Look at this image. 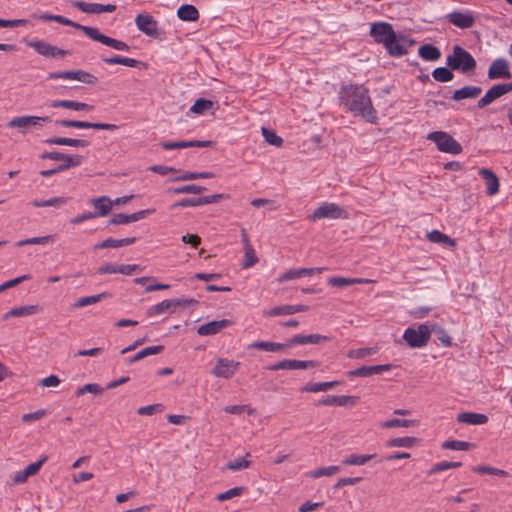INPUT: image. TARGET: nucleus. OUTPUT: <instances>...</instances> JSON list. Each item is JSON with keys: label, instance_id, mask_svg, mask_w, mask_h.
I'll return each instance as SVG.
<instances>
[{"label": "nucleus", "instance_id": "obj_62", "mask_svg": "<svg viewBox=\"0 0 512 512\" xmlns=\"http://www.w3.org/2000/svg\"><path fill=\"white\" fill-rule=\"evenodd\" d=\"M163 409H164V407L160 403L151 404V405L140 407L137 410V414L141 415V416H151L157 412H162Z\"/></svg>", "mask_w": 512, "mask_h": 512}, {"label": "nucleus", "instance_id": "obj_7", "mask_svg": "<svg viewBox=\"0 0 512 512\" xmlns=\"http://www.w3.org/2000/svg\"><path fill=\"white\" fill-rule=\"evenodd\" d=\"M47 79L77 80L89 85H94L98 81V78L96 76L84 70L50 72L47 76Z\"/></svg>", "mask_w": 512, "mask_h": 512}, {"label": "nucleus", "instance_id": "obj_27", "mask_svg": "<svg viewBox=\"0 0 512 512\" xmlns=\"http://www.w3.org/2000/svg\"><path fill=\"white\" fill-rule=\"evenodd\" d=\"M53 108H66L75 111H92L93 106L87 103L78 102L74 100H53L49 103Z\"/></svg>", "mask_w": 512, "mask_h": 512}, {"label": "nucleus", "instance_id": "obj_53", "mask_svg": "<svg viewBox=\"0 0 512 512\" xmlns=\"http://www.w3.org/2000/svg\"><path fill=\"white\" fill-rule=\"evenodd\" d=\"M106 295L107 294L104 292V293L97 294V295L81 297L77 301H75V303L73 304V307L74 308H82V307H85L88 305L96 304L99 301H101L104 297H106Z\"/></svg>", "mask_w": 512, "mask_h": 512}, {"label": "nucleus", "instance_id": "obj_55", "mask_svg": "<svg viewBox=\"0 0 512 512\" xmlns=\"http://www.w3.org/2000/svg\"><path fill=\"white\" fill-rule=\"evenodd\" d=\"M427 237H428L429 241H431L433 243H443V244H449L452 246L455 245V241L453 239H451L448 235H446L438 230H433V231L429 232L427 234Z\"/></svg>", "mask_w": 512, "mask_h": 512}, {"label": "nucleus", "instance_id": "obj_22", "mask_svg": "<svg viewBox=\"0 0 512 512\" xmlns=\"http://www.w3.org/2000/svg\"><path fill=\"white\" fill-rule=\"evenodd\" d=\"M232 322L228 319L214 320L198 327L197 333L200 336H211L219 333L222 329L230 326Z\"/></svg>", "mask_w": 512, "mask_h": 512}, {"label": "nucleus", "instance_id": "obj_19", "mask_svg": "<svg viewBox=\"0 0 512 512\" xmlns=\"http://www.w3.org/2000/svg\"><path fill=\"white\" fill-rule=\"evenodd\" d=\"M153 210L146 209V210H140L132 214H123L118 213L114 214L108 221V225H122V224H128L131 222L139 221L143 218H145L147 215L151 214Z\"/></svg>", "mask_w": 512, "mask_h": 512}, {"label": "nucleus", "instance_id": "obj_60", "mask_svg": "<svg viewBox=\"0 0 512 512\" xmlns=\"http://www.w3.org/2000/svg\"><path fill=\"white\" fill-rule=\"evenodd\" d=\"M292 314H293L292 305L276 306V307L264 312V315L268 316V317H275V316H279V315H292Z\"/></svg>", "mask_w": 512, "mask_h": 512}, {"label": "nucleus", "instance_id": "obj_23", "mask_svg": "<svg viewBox=\"0 0 512 512\" xmlns=\"http://www.w3.org/2000/svg\"><path fill=\"white\" fill-rule=\"evenodd\" d=\"M326 270L324 267H317V268H300V269H290L283 273L278 281L284 282L292 279H297L301 277L306 276H312L315 273H321L322 271Z\"/></svg>", "mask_w": 512, "mask_h": 512}, {"label": "nucleus", "instance_id": "obj_54", "mask_svg": "<svg viewBox=\"0 0 512 512\" xmlns=\"http://www.w3.org/2000/svg\"><path fill=\"white\" fill-rule=\"evenodd\" d=\"M104 389L97 383H88L85 384L75 391V396L80 397L86 393H92L94 395H101Z\"/></svg>", "mask_w": 512, "mask_h": 512}, {"label": "nucleus", "instance_id": "obj_5", "mask_svg": "<svg viewBox=\"0 0 512 512\" xmlns=\"http://www.w3.org/2000/svg\"><path fill=\"white\" fill-rule=\"evenodd\" d=\"M39 158L60 161L61 164L57 167L63 171L81 165L84 159L83 156L78 154H65L59 151H45L39 155Z\"/></svg>", "mask_w": 512, "mask_h": 512}, {"label": "nucleus", "instance_id": "obj_15", "mask_svg": "<svg viewBox=\"0 0 512 512\" xmlns=\"http://www.w3.org/2000/svg\"><path fill=\"white\" fill-rule=\"evenodd\" d=\"M446 20L460 29H469L475 24L472 12L453 11L445 16Z\"/></svg>", "mask_w": 512, "mask_h": 512}, {"label": "nucleus", "instance_id": "obj_51", "mask_svg": "<svg viewBox=\"0 0 512 512\" xmlns=\"http://www.w3.org/2000/svg\"><path fill=\"white\" fill-rule=\"evenodd\" d=\"M318 366L317 361L313 360H297V359H287V370H296V369H308L314 368Z\"/></svg>", "mask_w": 512, "mask_h": 512}, {"label": "nucleus", "instance_id": "obj_52", "mask_svg": "<svg viewBox=\"0 0 512 512\" xmlns=\"http://www.w3.org/2000/svg\"><path fill=\"white\" fill-rule=\"evenodd\" d=\"M214 103L211 100L205 98L197 99L194 104L190 107V113L203 114L205 111L211 109Z\"/></svg>", "mask_w": 512, "mask_h": 512}, {"label": "nucleus", "instance_id": "obj_64", "mask_svg": "<svg viewBox=\"0 0 512 512\" xmlns=\"http://www.w3.org/2000/svg\"><path fill=\"white\" fill-rule=\"evenodd\" d=\"M244 257L245 261L243 263V268H249L254 266L258 262V258L256 256L255 250L253 247H249L244 249Z\"/></svg>", "mask_w": 512, "mask_h": 512}, {"label": "nucleus", "instance_id": "obj_38", "mask_svg": "<svg viewBox=\"0 0 512 512\" xmlns=\"http://www.w3.org/2000/svg\"><path fill=\"white\" fill-rule=\"evenodd\" d=\"M371 280L363 279V278H345V277H330L328 279V284L332 287L343 288L346 286H350L353 284H363L369 283Z\"/></svg>", "mask_w": 512, "mask_h": 512}, {"label": "nucleus", "instance_id": "obj_11", "mask_svg": "<svg viewBox=\"0 0 512 512\" xmlns=\"http://www.w3.org/2000/svg\"><path fill=\"white\" fill-rule=\"evenodd\" d=\"M395 34L396 32L392 24L388 22L373 23L370 28V35L373 37L374 41L383 45L390 39H393Z\"/></svg>", "mask_w": 512, "mask_h": 512}, {"label": "nucleus", "instance_id": "obj_58", "mask_svg": "<svg viewBox=\"0 0 512 512\" xmlns=\"http://www.w3.org/2000/svg\"><path fill=\"white\" fill-rule=\"evenodd\" d=\"M262 135L270 145L280 147L283 144V139L272 130L262 128Z\"/></svg>", "mask_w": 512, "mask_h": 512}, {"label": "nucleus", "instance_id": "obj_33", "mask_svg": "<svg viewBox=\"0 0 512 512\" xmlns=\"http://www.w3.org/2000/svg\"><path fill=\"white\" fill-rule=\"evenodd\" d=\"M482 92V88L479 86H464L453 92L452 99L460 101L467 98H476Z\"/></svg>", "mask_w": 512, "mask_h": 512}, {"label": "nucleus", "instance_id": "obj_59", "mask_svg": "<svg viewBox=\"0 0 512 512\" xmlns=\"http://www.w3.org/2000/svg\"><path fill=\"white\" fill-rule=\"evenodd\" d=\"M340 471V466L319 467L311 473L312 478H320L323 476H332Z\"/></svg>", "mask_w": 512, "mask_h": 512}, {"label": "nucleus", "instance_id": "obj_56", "mask_svg": "<svg viewBox=\"0 0 512 512\" xmlns=\"http://www.w3.org/2000/svg\"><path fill=\"white\" fill-rule=\"evenodd\" d=\"M203 205V197H191V198H183L171 205V209L179 208V207H197Z\"/></svg>", "mask_w": 512, "mask_h": 512}, {"label": "nucleus", "instance_id": "obj_12", "mask_svg": "<svg viewBox=\"0 0 512 512\" xmlns=\"http://www.w3.org/2000/svg\"><path fill=\"white\" fill-rule=\"evenodd\" d=\"M512 91V83H503L496 84L492 86L486 94L477 102V107L482 109L489 104H491L494 100L500 98L508 92Z\"/></svg>", "mask_w": 512, "mask_h": 512}, {"label": "nucleus", "instance_id": "obj_18", "mask_svg": "<svg viewBox=\"0 0 512 512\" xmlns=\"http://www.w3.org/2000/svg\"><path fill=\"white\" fill-rule=\"evenodd\" d=\"M358 401L357 396L349 395H327L315 404L316 406H354Z\"/></svg>", "mask_w": 512, "mask_h": 512}, {"label": "nucleus", "instance_id": "obj_37", "mask_svg": "<svg viewBox=\"0 0 512 512\" xmlns=\"http://www.w3.org/2000/svg\"><path fill=\"white\" fill-rule=\"evenodd\" d=\"M33 123H35L33 116H18L12 118L7 123V127L18 128L22 134H26Z\"/></svg>", "mask_w": 512, "mask_h": 512}, {"label": "nucleus", "instance_id": "obj_16", "mask_svg": "<svg viewBox=\"0 0 512 512\" xmlns=\"http://www.w3.org/2000/svg\"><path fill=\"white\" fill-rule=\"evenodd\" d=\"M511 77L509 63L506 59L497 58L491 63L488 69L489 79H510Z\"/></svg>", "mask_w": 512, "mask_h": 512}, {"label": "nucleus", "instance_id": "obj_39", "mask_svg": "<svg viewBox=\"0 0 512 512\" xmlns=\"http://www.w3.org/2000/svg\"><path fill=\"white\" fill-rule=\"evenodd\" d=\"M163 350H164L163 345L146 347V348L140 350L139 352H137L133 357L127 359V364L131 365L137 361L144 359L145 357L159 354V353L163 352Z\"/></svg>", "mask_w": 512, "mask_h": 512}, {"label": "nucleus", "instance_id": "obj_61", "mask_svg": "<svg viewBox=\"0 0 512 512\" xmlns=\"http://www.w3.org/2000/svg\"><path fill=\"white\" fill-rule=\"evenodd\" d=\"M66 203V198L64 197H54L48 200H34L32 201V205L34 207H47V206H60Z\"/></svg>", "mask_w": 512, "mask_h": 512}, {"label": "nucleus", "instance_id": "obj_46", "mask_svg": "<svg viewBox=\"0 0 512 512\" xmlns=\"http://www.w3.org/2000/svg\"><path fill=\"white\" fill-rule=\"evenodd\" d=\"M475 444L460 440H446L442 443L443 449L455 451H467L474 448Z\"/></svg>", "mask_w": 512, "mask_h": 512}, {"label": "nucleus", "instance_id": "obj_43", "mask_svg": "<svg viewBox=\"0 0 512 512\" xmlns=\"http://www.w3.org/2000/svg\"><path fill=\"white\" fill-rule=\"evenodd\" d=\"M419 442V439L416 437H397L389 439L386 442L387 447H405L411 448L414 447Z\"/></svg>", "mask_w": 512, "mask_h": 512}, {"label": "nucleus", "instance_id": "obj_24", "mask_svg": "<svg viewBox=\"0 0 512 512\" xmlns=\"http://www.w3.org/2000/svg\"><path fill=\"white\" fill-rule=\"evenodd\" d=\"M89 203L95 208L93 213L96 218L108 215L113 206V201H111L107 196L92 198Z\"/></svg>", "mask_w": 512, "mask_h": 512}, {"label": "nucleus", "instance_id": "obj_1", "mask_svg": "<svg viewBox=\"0 0 512 512\" xmlns=\"http://www.w3.org/2000/svg\"><path fill=\"white\" fill-rule=\"evenodd\" d=\"M340 104L355 116L369 123H376L377 111L373 106L369 89L362 84H347L340 88Z\"/></svg>", "mask_w": 512, "mask_h": 512}, {"label": "nucleus", "instance_id": "obj_8", "mask_svg": "<svg viewBox=\"0 0 512 512\" xmlns=\"http://www.w3.org/2000/svg\"><path fill=\"white\" fill-rule=\"evenodd\" d=\"M414 43V40H410L404 35L395 34L393 39L384 44V47L390 56L401 57L408 53L407 46H412Z\"/></svg>", "mask_w": 512, "mask_h": 512}, {"label": "nucleus", "instance_id": "obj_34", "mask_svg": "<svg viewBox=\"0 0 512 512\" xmlns=\"http://www.w3.org/2000/svg\"><path fill=\"white\" fill-rule=\"evenodd\" d=\"M175 304L173 302V299H167V300H163L162 302L158 303V304H155V305H152L151 307H149L146 311V315L148 317H152V316H155V315H160L162 313H165V312H174L175 311Z\"/></svg>", "mask_w": 512, "mask_h": 512}, {"label": "nucleus", "instance_id": "obj_48", "mask_svg": "<svg viewBox=\"0 0 512 512\" xmlns=\"http://www.w3.org/2000/svg\"><path fill=\"white\" fill-rule=\"evenodd\" d=\"M472 471L475 473L481 474V475L489 474V475H495V476H499V477H508L509 476V473L507 471L498 469V468H495L492 466H488V465L474 466L472 468Z\"/></svg>", "mask_w": 512, "mask_h": 512}, {"label": "nucleus", "instance_id": "obj_2", "mask_svg": "<svg viewBox=\"0 0 512 512\" xmlns=\"http://www.w3.org/2000/svg\"><path fill=\"white\" fill-rule=\"evenodd\" d=\"M446 64L452 70H460L462 73L473 72L477 66L474 57L459 45L453 47V53L447 57Z\"/></svg>", "mask_w": 512, "mask_h": 512}, {"label": "nucleus", "instance_id": "obj_14", "mask_svg": "<svg viewBox=\"0 0 512 512\" xmlns=\"http://www.w3.org/2000/svg\"><path fill=\"white\" fill-rule=\"evenodd\" d=\"M89 31V38L100 42L106 46H109L115 50L118 51H129L130 47L127 43L121 40H117L115 38L108 37L102 33L99 32L97 28H93L88 30Z\"/></svg>", "mask_w": 512, "mask_h": 512}, {"label": "nucleus", "instance_id": "obj_42", "mask_svg": "<svg viewBox=\"0 0 512 512\" xmlns=\"http://www.w3.org/2000/svg\"><path fill=\"white\" fill-rule=\"evenodd\" d=\"M376 458V454H351L342 460V464L347 465H365L368 461Z\"/></svg>", "mask_w": 512, "mask_h": 512}, {"label": "nucleus", "instance_id": "obj_32", "mask_svg": "<svg viewBox=\"0 0 512 512\" xmlns=\"http://www.w3.org/2000/svg\"><path fill=\"white\" fill-rule=\"evenodd\" d=\"M136 241H137L136 237H127V238H122V239L108 238L100 243H97L94 246V249L118 248V247H122V246L131 245V244L135 243Z\"/></svg>", "mask_w": 512, "mask_h": 512}, {"label": "nucleus", "instance_id": "obj_26", "mask_svg": "<svg viewBox=\"0 0 512 512\" xmlns=\"http://www.w3.org/2000/svg\"><path fill=\"white\" fill-rule=\"evenodd\" d=\"M27 45L33 48L38 54L48 58H56L57 46H53L44 40H31Z\"/></svg>", "mask_w": 512, "mask_h": 512}, {"label": "nucleus", "instance_id": "obj_63", "mask_svg": "<svg viewBox=\"0 0 512 512\" xmlns=\"http://www.w3.org/2000/svg\"><path fill=\"white\" fill-rule=\"evenodd\" d=\"M243 491H244V487H234V488H231L223 493H219L216 496V499L219 501H226V500L232 499L236 496H240L243 493Z\"/></svg>", "mask_w": 512, "mask_h": 512}, {"label": "nucleus", "instance_id": "obj_50", "mask_svg": "<svg viewBox=\"0 0 512 512\" xmlns=\"http://www.w3.org/2000/svg\"><path fill=\"white\" fill-rule=\"evenodd\" d=\"M432 77L438 82H449L454 78V74L450 67H438L432 71Z\"/></svg>", "mask_w": 512, "mask_h": 512}, {"label": "nucleus", "instance_id": "obj_31", "mask_svg": "<svg viewBox=\"0 0 512 512\" xmlns=\"http://www.w3.org/2000/svg\"><path fill=\"white\" fill-rule=\"evenodd\" d=\"M45 143L49 145H63L71 147H87L90 144L88 140L58 136L47 138Z\"/></svg>", "mask_w": 512, "mask_h": 512}, {"label": "nucleus", "instance_id": "obj_40", "mask_svg": "<svg viewBox=\"0 0 512 512\" xmlns=\"http://www.w3.org/2000/svg\"><path fill=\"white\" fill-rule=\"evenodd\" d=\"M39 311L38 305H27V306H19L9 310L5 315L4 319H8L9 317H23L36 314Z\"/></svg>", "mask_w": 512, "mask_h": 512}, {"label": "nucleus", "instance_id": "obj_28", "mask_svg": "<svg viewBox=\"0 0 512 512\" xmlns=\"http://www.w3.org/2000/svg\"><path fill=\"white\" fill-rule=\"evenodd\" d=\"M290 347L289 339L285 343L270 341H256L248 345V349L263 350L267 352H279Z\"/></svg>", "mask_w": 512, "mask_h": 512}, {"label": "nucleus", "instance_id": "obj_20", "mask_svg": "<svg viewBox=\"0 0 512 512\" xmlns=\"http://www.w3.org/2000/svg\"><path fill=\"white\" fill-rule=\"evenodd\" d=\"M393 368L392 364H381L374 366H362L348 372L349 377H370L375 374H380L385 371H390Z\"/></svg>", "mask_w": 512, "mask_h": 512}, {"label": "nucleus", "instance_id": "obj_29", "mask_svg": "<svg viewBox=\"0 0 512 512\" xmlns=\"http://www.w3.org/2000/svg\"><path fill=\"white\" fill-rule=\"evenodd\" d=\"M329 340V337L320 335V334H310V335H294L289 339L290 347L295 345H305V344H319L322 341Z\"/></svg>", "mask_w": 512, "mask_h": 512}, {"label": "nucleus", "instance_id": "obj_35", "mask_svg": "<svg viewBox=\"0 0 512 512\" xmlns=\"http://www.w3.org/2000/svg\"><path fill=\"white\" fill-rule=\"evenodd\" d=\"M177 16L182 21L194 22L199 19L200 14L194 5L183 4L178 8Z\"/></svg>", "mask_w": 512, "mask_h": 512}, {"label": "nucleus", "instance_id": "obj_4", "mask_svg": "<svg viewBox=\"0 0 512 512\" xmlns=\"http://www.w3.org/2000/svg\"><path fill=\"white\" fill-rule=\"evenodd\" d=\"M427 139L434 142L439 151L453 155L462 152V146L451 135L443 131H434L428 134Z\"/></svg>", "mask_w": 512, "mask_h": 512}, {"label": "nucleus", "instance_id": "obj_47", "mask_svg": "<svg viewBox=\"0 0 512 512\" xmlns=\"http://www.w3.org/2000/svg\"><path fill=\"white\" fill-rule=\"evenodd\" d=\"M431 334L434 333L437 336V339L442 343L445 347L452 346V338L447 333V331L437 324H429Z\"/></svg>", "mask_w": 512, "mask_h": 512}, {"label": "nucleus", "instance_id": "obj_36", "mask_svg": "<svg viewBox=\"0 0 512 512\" xmlns=\"http://www.w3.org/2000/svg\"><path fill=\"white\" fill-rule=\"evenodd\" d=\"M418 55L425 61H437L441 57V51L433 44H423L418 49Z\"/></svg>", "mask_w": 512, "mask_h": 512}, {"label": "nucleus", "instance_id": "obj_41", "mask_svg": "<svg viewBox=\"0 0 512 512\" xmlns=\"http://www.w3.org/2000/svg\"><path fill=\"white\" fill-rule=\"evenodd\" d=\"M339 382L337 381H330V382H309L304 387L301 388L302 392H320V391H327L329 389L334 388L337 386Z\"/></svg>", "mask_w": 512, "mask_h": 512}, {"label": "nucleus", "instance_id": "obj_3", "mask_svg": "<svg viewBox=\"0 0 512 512\" xmlns=\"http://www.w3.org/2000/svg\"><path fill=\"white\" fill-rule=\"evenodd\" d=\"M431 330L429 324H420L417 328L408 327L403 334V339L412 348H421L430 340Z\"/></svg>", "mask_w": 512, "mask_h": 512}, {"label": "nucleus", "instance_id": "obj_17", "mask_svg": "<svg viewBox=\"0 0 512 512\" xmlns=\"http://www.w3.org/2000/svg\"><path fill=\"white\" fill-rule=\"evenodd\" d=\"M71 5L88 14L112 13L116 10V5L113 4L87 3L78 0L72 1Z\"/></svg>", "mask_w": 512, "mask_h": 512}, {"label": "nucleus", "instance_id": "obj_49", "mask_svg": "<svg viewBox=\"0 0 512 512\" xmlns=\"http://www.w3.org/2000/svg\"><path fill=\"white\" fill-rule=\"evenodd\" d=\"M53 21L59 23V24H62V25H66V26H70V27H73L77 30H81L86 36L89 37V31L90 29H93L94 27H90V26H84V25H81L77 22H74L64 16H61V15H55V18H53Z\"/></svg>", "mask_w": 512, "mask_h": 512}, {"label": "nucleus", "instance_id": "obj_25", "mask_svg": "<svg viewBox=\"0 0 512 512\" xmlns=\"http://www.w3.org/2000/svg\"><path fill=\"white\" fill-rule=\"evenodd\" d=\"M479 175L486 181V193L489 196L495 195L500 187L497 175L489 168H482Z\"/></svg>", "mask_w": 512, "mask_h": 512}, {"label": "nucleus", "instance_id": "obj_57", "mask_svg": "<svg viewBox=\"0 0 512 512\" xmlns=\"http://www.w3.org/2000/svg\"><path fill=\"white\" fill-rule=\"evenodd\" d=\"M214 175L211 172H186L183 175H180L176 178H174V181H188V180H195L199 178H212Z\"/></svg>", "mask_w": 512, "mask_h": 512}, {"label": "nucleus", "instance_id": "obj_10", "mask_svg": "<svg viewBox=\"0 0 512 512\" xmlns=\"http://www.w3.org/2000/svg\"><path fill=\"white\" fill-rule=\"evenodd\" d=\"M56 125L62 127H72L78 129H95V130H108L115 131L119 128L116 124L101 123V122H87L81 120H57Z\"/></svg>", "mask_w": 512, "mask_h": 512}, {"label": "nucleus", "instance_id": "obj_44", "mask_svg": "<svg viewBox=\"0 0 512 512\" xmlns=\"http://www.w3.org/2000/svg\"><path fill=\"white\" fill-rule=\"evenodd\" d=\"M419 424L418 420L414 419H399V418H393L386 420L381 424L382 428H394V427H415Z\"/></svg>", "mask_w": 512, "mask_h": 512}, {"label": "nucleus", "instance_id": "obj_30", "mask_svg": "<svg viewBox=\"0 0 512 512\" xmlns=\"http://www.w3.org/2000/svg\"><path fill=\"white\" fill-rule=\"evenodd\" d=\"M457 421L469 425H483L488 422V417L482 413L462 412L457 415Z\"/></svg>", "mask_w": 512, "mask_h": 512}, {"label": "nucleus", "instance_id": "obj_45", "mask_svg": "<svg viewBox=\"0 0 512 512\" xmlns=\"http://www.w3.org/2000/svg\"><path fill=\"white\" fill-rule=\"evenodd\" d=\"M206 191V187L196 185V184H189V185H183L179 187H174L168 189V193L170 194H201L202 192Z\"/></svg>", "mask_w": 512, "mask_h": 512}, {"label": "nucleus", "instance_id": "obj_21", "mask_svg": "<svg viewBox=\"0 0 512 512\" xmlns=\"http://www.w3.org/2000/svg\"><path fill=\"white\" fill-rule=\"evenodd\" d=\"M47 459L48 457L44 455L37 462L31 463L25 469L18 471L13 478L14 483L20 484L26 482L28 477L38 473Z\"/></svg>", "mask_w": 512, "mask_h": 512}, {"label": "nucleus", "instance_id": "obj_6", "mask_svg": "<svg viewBox=\"0 0 512 512\" xmlns=\"http://www.w3.org/2000/svg\"><path fill=\"white\" fill-rule=\"evenodd\" d=\"M346 219L348 218V213L346 210L341 208L339 205L335 203L325 202L318 208H316L313 213L309 216L311 221H316L320 219Z\"/></svg>", "mask_w": 512, "mask_h": 512}, {"label": "nucleus", "instance_id": "obj_9", "mask_svg": "<svg viewBox=\"0 0 512 512\" xmlns=\"http://www.w3.org/2000/svg\"><path fill=\"white\" fill-rule=\"evenodd\" d=\"M135 24L138 30L154 39H160L163 34L158 29L157 21L150 14H138L135 18Z\"/></svg>", "mask_w": 512, "mask_h": 512}, {"label": "nucleus", "instance_id": "obj_13", "mask_svg": "<svg viewBox=\"0 0 512 512\" xmlns=\"http://www.w3.org/2000/svg\"><path fill=\"white\" fill-rule=\"evenodd\" d=\"M239 366L240 363L237 361L227 358H219L211 373L215 377L229 379L235 374Z\"/></svg>", "mask_w": 512, "mask_h": 512}]
</instances>
